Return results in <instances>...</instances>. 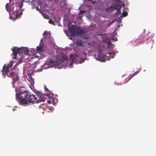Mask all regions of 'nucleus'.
Instances as JSON below:
<instances>
[{
    "instance_id": "nucleus-13",
    "label": "nucleus",
    "mask_w": 156,
    "mask_h": 156,
    "mask_svg": "<svg viewBox=\"0 0 156 156\" xmlns=\"http://www.w3.org/2000/svg\"><path fill=\"white\" fill-rule=\"evenodd\" d=\"M105 55L102 54V53L99 52L98 56L97 58V59L101 62H104L105 60Z\"/></svg>"
},
{
    "instance_id": "nucleus-3",
    "label": "nucleus",
    "mask_w": 156,
    "mask_h": 156,
    "mask_svg": "<svg viewBox=\"0 0 156 156\" xmlns=\"http://www.w3.org/2000/svg\"><path fill=\"white\" fill-rule=\"evenodd\" d=\"M25 48L24 47L19 48H17L16 47H13L12 49V55L13 57H12V59H16L17 53L23 54Z\"/></svg>"
},
{
    "instance_id": "nucleus-23",
    "label": "nucleus",
    "mask_w": 156,
    "mask_h": 156,
    "mask_svg": "<svg viewBox=\"0 0 156 156\" xmlns=\"http://www.w3.org/2000/svg\"><path fill=\"white\" fill-rule=\"evenodd\" d=\"M122 15L123 16L125 17L128 15V13L126 12L123 11Z\"/></svg>"
},
{
    "instance_id": "nucleus-34",
    "label": "nucleus",
    "mask_w": 156,
    "mask_h": 156,
    "mask_svg": "<svg viewBox=\"0 0 156 156\" xmlns=\"http://www.w3.org/2000/svg\"><path fill=\"white\" fill-rule=\"evenodd\" d=\"M15 109H13V110H14Z\"/></svg>"
},
{
    "instance_id": "nucleus-36",
    "label": "nucleus",
    "mask_w": 156,
    "mask_h": 156,
    "mask_svg": "<svg viewBox=\"0 0 156 156\" xmlns=\"http://www.w3.org/2000/svg\"><path fill=\"white\" fill-rule=\"evenodd\" d=\"M40 93H39L38 94H40Z\"/></svg>"
},
{
    "instance_id": "nucleus-12",
    "label": "nucleus",
    "mask_w": 156,
    "mask_h": 156,
    "mask_svg": "<svg viewBox=\"0 0 156 156\" xmlns=\"http://www.w3.org/2000/svg\"><path fill=\"white\" fill-rule=\"evenodd\" d=\"M86 32L81 29L80 27H77L76 29V33L77 34H85Z\"/></svg>"
},
{
    "instance_id": "nucleus-10",
    "label": "nucleus",
    "mask_w": 156,
    "mask_h": 156,
    "mask_svg": "<svg viewBox=\"0 0 156 156\" xmlns=\"http://www.w3.org/2000/svg\"><path fill=\"white\" fill-rule=\"evenodd\" d=\"M51 95L52 96V94L49 93L48 95L47 96L48 97V99L47 100V101L49 104H53L55 102L54 98L53 97H51Z\"/></svg>"
},
{
    "instance_id": "nucleus-2",
    "label": "nucleus",
    "mask_w": 156,
    "mask_h": 156,
    "mask_svg": "<svg viewBox=\"0 0 156 156\" xmlns=\"http://www.w3.org/2000/svg\"><path fill=\"white\" fill-rule=\"evenodd\" d=\"M26 94L25 98L27 100L28 102L29 103H40L41 101H44V100L43 99L39 100L38 101L37 99V97L29 92L26 93Z\"/></svg>"
},
{
    "instance_id": "nucleus-22",
    "label": "nucleus",
    "mask_w": 156,
    "mask_h": 156,
    "mask_svg": "<svg viewBox=\"0 0 156 156\" xmlns=\"http://www.w3.org/2000/svg\"><path fill=\"white\" fill-rule=\"evenodd\" d=\"M29 79L30 80V82L31 83H33V84L34 83V79H33L32 77H29Z\"/></svg>"
},
{
    "instance_id": "nucleus-25",
    "label": "nucleus",
    "mask_w": 156,
    "mask_h": 156,
    "mask_svg": "<svg viewBox=\"0 0 156 156\" xmlns=\"http://www.w3.org/2000/svg\"><path fill=\"white\" fill-rule=\"evenodd\" d=\"M114 22H115L114 21H111V22H109L108 24V26L109 27Z\"/></svg>"
},
{
    "instance_id": "nucleus-28",
    "label": "nucleus",
    "mask_w": 156,
    "mask_h": 156,
    "mask_svg": "<svg viewBox=\"0 0 156 156\" xmlns=\"http://www.w3.org/2000/svg\"><path fill=\"white\" fill-rule=\"evenodd\" d=\"M85 12V11H83V10H81L80 12V14H83V13H84Z\"/></svg>"
},
{
    "instance_id": "nucleus-19",
    "label": "nucleus",
    "mask_w": 156,
    "mask_h": 156,
    "mask_svg": "<svg viewBox=\"0 0 156 156\" xmlns=\"http://www.w3.org/2000/svg\"><path fill=\"white\" fill-rule=\"evenodd\" d=\"M70 32L72 35H74L75 34V30L74 28H72L70 29Z\"/></svg>"
},
{
    "instance_id": "nucleus-6",
    "label": "nucleus",
    "mask_w": 156,
    "mask_h": 156,
    "mask_svg": "<svg viewBox=\"0 0 156 156\" xmlns=\"http://www.w3.org/2000/svg\"><path fill=\"white\" fill-rule=\"evenodd\" d=\"M117 8V6H110L106 9V11L107 12H112L114 10H116L117 11L115 14V15H117L118 16L121 13L120 10L121 7H120V8L119 10Z\"/></svg>"
},
{
    "instance_id": "nucleus-35",
    "label": "nucleus",
    "mask_w": 156,
    "mask_h": 156,
    "mask_svg": "<svg viewBox=\"0 0 156 156\" xmlns=\"http://www.w3.org/2000/svg\"><path fill=\"white\" fill-rule=\"evenodd\" d=\"M51 66H52V65H51Z\"/></svg>"
},
{
    "instance_id": "nucleus-15",
    "label": "nucleus",
    "mask_w": 156,
    "mask_h": 156,
    "mask_svg": "<svg viewBox=\"0 0 156 156\" xmlns=\"http://www.w3.org/2000/svg\"><path fill=\"white\" fill-rule=\"evenodd\" d=\"M28 91H26L25 90H22L21 89H20L19 90V93H17L16 94H18L19 96H21V95L23 94H24V97L25 96L26 93L28 92Z\"/></svg>"
},
{
    "instance_id": "nucleus-4",
    "label": "nucleus",
    "mask_w": 156,
    "mask_h": 156,
    "mask_svg": "<svg viewBox=\"0 0 156 156\" xmlns=\"http://www.w3.org/2000/svg\"><path fill=\"white\" fill-rule=\"evenodd\" d=\"M154 36L152 35V34H151V32H148L146 34H144L141 35H140L138 39H137L136 41L138 40L140 42H142L143 41H145L148 40L151 37H152Z\"/></svg>"
},
{
    "instance_id": "nucleus-1",
    "label": "nucleus",
    "mask_w": 156,
    "mask_h": 156,
    "mask_svg": "<svg viewBox=\"0 0 156 156\" xmlns=\"http://www.w3.org/2000/svg\"><path fill=\"white\" fill-rule=\"evenodd\" d=\"M23 6V3L21 2L20 4L17 6L16 5V9L15 10V12L11 13L9 16V18L15 20L16 19L20 18L23 14V10L21 9Z\"/></svg>"
},
{
    "instance_id": "nucleus-30",
    "label": "nucleus",
    "mask_w": 156,
    "mask_h": 156,
    "mask_svg": "<svg viewBox=\"0 0 156 156\" xmlns=\"http://www.w3.org/2000/svg\"><path fill=\"white\" fill-rule=\"evenodd\" d=\"M138 73V72H135L133 74V75H132V76H131V77L130 78H131V77H132L134 75H136L137 73Z\"/></svg>"
},
{
    "instance_id": "nucleus-32",
    "label": "nucleus",
    "mask_w": 156,
    "mask_h": 156,
    "mask_svg": "<svg viewBox=\"0 0 156 156\" xmlns=\"http://www.w3.org/2000/svg\"><path fill=\"white\" fill-rule=\"evenodd\" d=\"M116 1L118 2H120V0H116Z\"/></svg>"
},
{
    "instance_id": "nucleus-24",
    "label": "nucleus",
    "mask_w": 156,
    "mask_h": 156,
    "mask_svg": "<svg viewBox=\"0 0 156 156\" xmlns=\"http://www.w3.org/2000/svg\"><path fill=\"white\" fill-rule=\"evenodd\" d=\"M53 63V62L52 61V60H51V61H50L48 63L47 62L45 63L46 64H47L48 65V67H49V66H50L51 64Z\"/></svg>"
},
{
    "instance_id": "nucleus-18",
    "label": "nucleus",
    "mask_w": 156,
    "mask_h": 156,
    "mask_svg": "<svg viewBox=\"0 0 156 156\" xmlns=\"http://www.w3.org/2000/svg\"><path fill=\"white\" fill-rule=\"evenodd\" d=\"M107 43V48H109L113 46V44H112L110 41L109 40L107 42H106Z\"/></svg>"
},
{
    "instance_id": "nucleus-9",
    "label": "nucleus",
    "mask_w": 156,
    "mask_h": 156,
    "mask_svg": "<svg viewBox=\"0 0 156 156\" xmlns=\"http://www.w3.org/2000/svg\"><path fill=\"white\" fill-rule=\"evenodd\" d=\"M36 49L37 51L36 54H37L38 53L39 54H41V53L43 51L44 49L42 47L37 46L36 47ZM33 56L34 57L37 58H39V56L35 54H34L33 55Z\"/></svg>"
},
{
    "instance_id": "nucleus-8",
    "label": "nucleus",
    "mask_w": 156,
    "mask_h": 156,
    "mask_svg": "<svg viewBox=\"0 0 156 156\" xmlns=\"http://www.w3.org/2000/svg\"><path fill=\"white\" fill-rule=\"evenodd\" d=\"M7 75L8 77L12 78L13 82L15 83L18 80L19 77L17 74L13 72H9Z\"/></svg>"
},
{
    "instance_id": "nucleus-26",
    "label": "nucleus",
    "mask_w": 156,
    "mask_h": 156,
    "mask_svg": "<svg viewBox=\"0 0 156 156\" xmlns=\"http://www.w3.org/2000/svg\"><path fill=\"white\" fill-rule=\"evenodd\" d=\"M49 23L51 24H53V25H54V23L51 20H50L49 21Z\"/></svg>"
},
{
    "instance_id": "nucleus-29",
    "label": "nucleus",
    "mask_w": 156,
    "mask_h": 156,
    "mask_svg": "<svg viewBox=\"0 0 156 156\" xmlns=\"http://www.w3.org/2000/svg\"><path fill=\"white\" fill-rule=\"evenodd\" d=\"M69 57L71 59H73L74 58V56L72 54H71L70 55Z\"/></svg>"
},
{
    "instance_id": "nucleus-5",
    "label": "nucleus",
    "mask_w": 156,
    "mask_h": 156,
    "mask_svg": "<svg viewBox=\"0 0 156 156\" xmlns=\"http://www.w3.org/2000/svg\"><path fill=\"white\" fill-rule=\"evenodd\" d=\"M9 3H7L5 5V8L7 11L9 13L12 12L11 13H12L14 12H15V10L16 9V5L13 3H11V0H9Z\"/></svg>"
},
{
    "instance_id": "nucleus-7",
    "label": "nucleus",
    "mask_w": 156,
    "mask_h": 156,
    "mask_svg": "<svg viewBox=\"0 0 156 156\" xmlns=\"http://www.w3.org/2000/svg\"><path fill=\"white\" fill-rule=\"evenodd\" d=\"M16 99L18 101L19 100V102L20 104H22L23 105H25L28 104V101L25 98L22 96H19L18 94H16Z\"/></svg>"
},
{
    "instance_id": "nucleus-11",
    "label": "nucleus",
    "mask_w": 156,
    "mask_h": 156,
    "mask_svg": "<svg viewBox=\"0 0 156 156\" xmlns=\"http://www.w3.org/2000/svg\"><path fill=\"white\" fill-rule=\"evenodd\" d=\"M9 68L6 66H3V69L2 70V75H7L8 73H9ZM5 77V76H4V78Z\"/></svg>"
},
{
    "instance_id": "nucleus-20",
    "label": "nucleus",
    "mask_w": 156,
    "mask_h": 156,
    "mask_svg": "<svg viewBox=\"0 0 156 156\" xmlns=\"http://www.w3.org/2000/svg\"><path fill=\"white\" fill-rule=\"evenodd\" d=\"M29 50H27L26 48L24 50L23 54L25 55H28L29 54Z\"/></svg>"
},
{
    "instance_id": "nucleus-21",
    "label": "nucleus",
    "mask_w": 156,
    "mask_h": 156,
    "mask_svg": "<svg viewBox=\"0 0 156 156\" xmlns=\"http://www.w3.org/2000/svg\"><path fill=\"white\" fill-rule=\"evenodd\" d=\"M13 62H9V64H8L7 66L9 68H11L12 66Z\"/></svg>"
},
{
    "instance_id": "nucleus-33",
    "label": "nucleus",
    "mask_w": 156,
    "mask_h": 156,
    "mask_svg": "<svg viewBox=\"0 0 156 156\" xmlns=\"http://www.w3.org/2000/svg\"><path fill=\"white\" fill-rule=\"evenodd\" d=\"M151 48H152V44H151Z\"/></svg>"
},
{
    "instance_id": "nucleus-17",
    "label": "nucleus",
    "mask_w": 156,
    "mask_h": 156,
    "mask_svg": "<svg viewBox=\"0 0 156 156\" xmlns=\"http://www.w3.org/2000/svg\"><path fill=\"white\" fill-rule=\"evenodd\" d=\"M76 44L77 46H81L83 44L82 41L80 39H77L76 41Z\"/></svg>"
},
{
    "instance_id": "nucleus-27",
    "label": "nucleus",
    "mask_w": 156,
    "mask_h": 156,
    "mask_svg": "<svg viewBox=\"0 0 156 156\" xmlns=\"http://www.w3.org/2000/svg\"><path fill=\"white\" fill-rule=\"evenodd\" d=\"M44 89H45V90L46 91H48V92H51V91L50 90H48V88L46 86H45Z\"/></svg>"
},
{
    "instance_id": "nucleus-14",
    "label": "nucleus",
    "mask_w": 156,
    "mask_h": 156,
    "mask_svg": "<svg viewBox=\"0 0 156 156\" xmlns=\"http://www.w3.org/2000/svg\"><path fill=\"white\" fill-rule=\"evenodd\" d=\"M25 61V59L23 56L22 55L21 57L18 59L16 64L19 65L22 62H24Z\"/></svg>"
},
{
    "instance_id": "nucleus-31",
    "label": "nucleus",
    "mask_w": 156,
    "mask_h": 156,
    "mask_svg": "<svg viewBox=\"0 0 156 156\" xmlns=\"http://www.w3.org/2000/svg\"><path fill=\"white\" fill-rule=\"evenodd\" d=\"M47 34H48V33L45 31H44V34L45 35H47Z\"/></svg>"
},
{
    "instance_id": "nucleus-16",
    "label": "nucleus",
    "mask_w": 156,
    "mask_h": 156,
    "mask_svg": "<svg viewBox=\"0 0 156 156\" xmlns=\"http://www.w3.org/2000/svg\"><path fill=\"white\" fill-rule=\"evenodd\" d=\"M116 35V31H115L113 33L111 37L113 41H117V39L116 37H115V36Z\"/></svg>"
}]
</instances>
